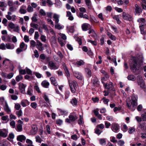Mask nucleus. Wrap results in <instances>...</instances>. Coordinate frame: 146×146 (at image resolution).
I'll use <instances>...</instances> for the list:
<instances>
[{"label": "nucleus", "instance_id": "dca6fc26", "mask_svg": "<svg viewBox=\"0 0 146 146\" xmlns=\"http://www.w3.org/2000/svg\"><path fill=\"white\" fill-rule=\"evenodd\" d=\"M82 27L84 31H86L88 29H90L91 26L88 24L85 23L82 25Z\"/></svg>", "mask_w": 146, "mask_h": 146}, {"label": "nucleus", "instance_id": "aec40b11", "mask_svg": "<svg viewBox=\"0 0 146 146\" xmlns=\"http://www.w3.org/2000/svg\"><path fill=\"white\" fill-rule=\"evenodd\" d=\"M9 142L6 140H3L0 141V146H8Z\"/></svg>", "mask_w": 146, "mask_h": 146}, {"label": "nucleus", "instance_id": "2f4dec72", "mask_svg": "<svg viewBox=\"0 0 146 146\" xmlns=\"http://www.w3.org/2000/svg\"><path fill=\"white\" fill-rule=\"evenodd\" d=\"M78 17L80 18H83L87 19H89V17L86 14L84 15L83 13H80Z\"/></svg>", "mask_w": 146, "mask_h": 146}, {"label": "nucleus", "instance_id": "f03ea898", "mask_svg": "<svg viewBox=\"0 0 146 146\" xmlns=\"http://www.w3.org/2000/svg\"><path fill=\"white\" fill-rule=\"evenodd\" d=\"M132 102L131 103V104L130 105V104L128 103H127V105L128 108L131 110L132 111H134L137 106V99L134 96H133L132 97Z\"/></svg>", "mask_w": 146, "mask_h": 146}, {"label": "nucleus", "instance_id": "412c9836", "mask_svg": "<svg viewBox=\"0 0 146 146\" xmlns=\"http://www.w3.org/2000/svg\"><path fill=\"white\" fill-rule=\"evenodd\" d=\"M21 104L23 107H25L29 105V103L27 100H23L21 101Z\"/></svg>", "mask_w": 146, "mask_h": 146}, {"label": "nucleus", "instance_id": "a878e982", "mask_svg": "<svg viewBox=\"0 0 146 146\" xmlns=\"http://www.w3.org/2000/svg\"><path fill=\"white\" fill-rule=\"evenodd\" d=\"M74 76L78 79H82V76L80 73L78 72H75L74 73Z\"/></svg>", "mask_w": 146, "mask_h": 146}, {"label": "nucleus", "instance_id": "8fccbe9b", "mask_svg": "<svg viewBox=\"0 0 146 146\" xmlns=\"http://www.w3.org/2000/svg\"><path fill=\"white\" fill-rule=\"evenodd\" d=\"M33 90L31 87H29L27 91V94L28 95L31 96L32 95Z\"/></svg>", "mask_w": 146, "mask_h": 146}, {"label": "nucleus", "instance_id": "2eb2a0df", "mask_svg": "<svg viewBox=\"0 0 146 146\" xmlns=\"http://www.w3.org/2000/svg\"><path fill=\"white\" fill-rule=\"evenodd\" d=\"M104 86H105V88L108 90H113V84L111 82H110L108 84L107 83L104 84Z\"/></svg>", "mask_w": 146, "mask_h": 146}, {"label": "nucleus", "instance_id": "5701e85b", "mask_svg": "<svg viewBox=\"0 0 146 146\" xmlns=\"http://www.w3.org/2000/svg\"><path fill=\"white\" fill-rule=\"evenodd\" d=\"M121 17L120 15H113L112 16V17L113 18L116 20L117 23L118 24H119L121 23V21L119 20V18Z\"/></svg>", "mask_w": 146, "mask_h": 146}, {"label": "nucleus", "instance_id": "b1692460", "mask_svg": "<svg viewBox=\"0 0 146 146\" xmlns=\"http://www.w3.org/2000/svg\"><path fill=\"white\" fill-rule=\"evenodd\" d=\"M60 17V15H59L55 13L54 14L53 17L54 19V20L55 21V23H58Z\"/></svg>", "mask_w": 146, "mask_h": 146}, {"label": "nucleus", "instance_id": "1a4fd4ad", "mask_svg": "<svg viewBox=\"0 0 146 146\" xmlns=\"http://www.w3.org/2000/svg\"><path fill=\"white\" fill-rule=\"evenodd\" d=\"M27 85L23 83L20 82L19 84V88L21 93L24 94L25 93V88Z\"/></svg>", "mask_w": 146, "mask_h": 146}, {"label": "nucleus", "instance_id": "a19ab883", "mask_svg": "<svg viewBox=\"0 0 146 146\" xmlns=\"http://www.w3.org/2000/svg\"><path fill=\"white\" fill-rule=\"evenodd\" d=\"M100 143L102 145H104L106 144V139L102 138L99 139Z\"/></svg>", "mask_w": 146, "mask_h": 146}, {"label": "nucleus", "instance_id": "a18cd8bd", "mask_svg": "<svg viewBox=\"0 0 146 146\" xmlns=\"http://www.w3.org/2000/svg\"><path fill=\"white\" fill-rule=\"evenodd\" d=\"M109 76L108 74H105L104 77L102 78V82L103 83H104L103 81H104L107 80H108V79L109 78Z\"/></svg>", "mask_w": 146, "mask_h": 146}, {"label": "nucleus", "instance_id": "ea45409f", "mask_svg": "<svg viewBox=\"0 0 146 146\" xmlns=\"http://www.w3.org/2000/svg\"><path fill=\"white\" fill-rule=\"evenodd\" d=\"M127 79L129 80L134 81L136 80V78L134 75H130L128 76Z\"/></svg>", "mask_w": 146, "mask_h": 146}, {"label": "nucleus", "instance_id": "6e6d98bb", "mask_svg": "<svg viewBox=\"0 0 146 146\" xmlns=\"http://www.w3.org/2000/svg\"><path fill=\"white\" fill-rule=\"evenodd\" d=\"M14 137V135L13 133H11L9 134L7 139L9 141H10L11 139H13Z\"/></svg>", "mask_w": 146, "mask_h": 146}, {"label": "nucleus", "instance_id": "7c9ffc66", "mask_svg": "<svg viewBox=\"0 0 146 146\" xmlns=\"http://www.w3.org/2000/svg\"><path fill=\"white\" fill-rule=\"evenodd\" d=\"M55 28L58 30L62 29L64 28V26L61 25L58 23H55Z\"/></svg>", "mask_w": 146, "mask_h": 146}, {"label": "nucleus", "instance_id": "4d7b16f0", "mask_svg": "<svg viewBox=\"0 0 146 146\" xmlns=\"http://www.w3.org/2000/svg\"><path fill=\"white\" fill-rule=\"evenodd\" d=\"M19 73L20 75L25 74L26 73V70L25 69H20L19 70Z\"/></svg>", "mask_w": 146, "mask_h": 146}, {"label": "nucleus", "instance_id": "3c124183", "mask_svg": "<svg viewBox=\"0 0 146 146\" xmlns=\"http://www.w3.org/2000/svg\"><path fill=\"white\" fill-rule=\"evenodd\" d=\"M22 112L21 110H20L16 112V114L18 117H20L22 115Z\"/></svg>", "mask_w": 146, "mask_h": 146}, {"label": "nucleus", "instance_id": "bb28decb", "mask_svg": "<svg viewBox=\"0 0 146 146\" xmlns=\"http://www.w3.org/2000/svg\"><path fill=\"white\" fill-rule=\"evenodd\" d=\"M66 16L68 17V19L70 21H72L74 19V17L72 16L71 12L70 11H67Z\"/></svg>", "mask_w": 146, "mask_h": 146}, {"label": "nucleus", "instance_id": "423d86ee", "mask_svg": "<svg viewBox=\"0 0 146 146\" xmlns=\"http://www.w3.org/2000/svg\"><path fill=\"white\" fill-rule=\"evenodd\" d=\"M58 34L59 36L58 38V41L61 46H63L64 45L65 43L61 39V38L64 40H65L67 38L66 36L64 34H62L61 33H59Z\"/></svg>", "mask_w": 146, "mask_h": 146}, {"label": "nucleus", "instance_id": "9b49d317", "mask_svg": "<svg viewBox=\"0 0 146 146\" xmlns=\"http://www.w3.org/2000/svg\"><path fill=\"white\" fill-rule=\"evenodd\" d=\"M31 129L30 131V134L32 135L36 134L37 132V127L35 125H32L31 126Z\"/></svg>", "mask_w": 146, "mask_h": 146}, {"label": "nucleus", "instance_id": "ddd939ff", "mask_svg": "<svg viewBox=\"0 0 146 146\" xmlns=\"http://www.w3.org/2000/svg\"><path fill=\"white\" fill-rule=\"evenodd\" d=\"M5 105L3 106L4 110L8 114H10L11 112V109L9 108L6 101H5Z\"/></svg>", "mask_w": 146, "mask_h": 146}, {"label": "nucleus", "instance_id": "69168bd1", "mask_svg": "<svg viewBox=\"0 0 146 146\" xmlns=\"http://www.w3.org/2000/svg\"><path fill=\"white\" fill-rule=\"evenodd\" d=\"M65 73L66 74V76L67 77H69L70 76V74L69 72V71L67 68H65L64 69Z\"/></svg>", "mask_w": 146, "mask_h": 146}, {"label": "nucleus", "instance_id": "13d9d810", "mask_svg": "<svg viewBox=\"0 0 146 146\" xmlns=\"http://www.w3.org/2000/svg\"><path fill=\"white\" fill-rule=\"evenodd\" d=\"M46 130L49 134L51 133V128L50 126L49 125H47L46 127Z\"/></svg>", "mask_w": 146, "mask_h": 146}, {"label": "nucleus", "instance_id": "4468645a", "mask_svg": "<svg viewBox=\"0 0 146 146\" xmlns=\"http://www.w3.org/2000/svg\"><path fill=\"white\" fill-rule=\"evenodd\" d=\"M111 128L113 131L115 132H117L119 127V126L117 124L113 123L111 125Z\"/></svg>", "mask_w": 146, "mask_h": 146}, {"label": "nucleus", "instance_id": "473e14b6", "mask_svg": "<svg viewBox=\"0 0 146 146\" xmlns=\"http://www.w3.org/2000/svg\"><path fill=\"white\" fill-rule=\"evenodd\" d=\"M6 48L7 49L12 50L14 48L15 46L13 44H6Z\"/></svg>", "mask_w": 146, "mask_h": 146}, {"label": "nucleus", "instance_id": "e433bc0d", "mask_svg": "<svg viewBox=\"0 0 146 146\" xmlns=\"http://www.w3.org/2000/svg\"><path fill=\"white\" fill-rule=\"evenodd\" d=\"M22 125L21 124H19L17 125L16 130L20 132L22 130Z\"/></svg>", "mask_w": 146, "mask_h": 146}, {"label": "nucleus", "instance_id": "338daca9", "mask_svg": "<svg viewBox=\"0 0 146 146\" xmlns=\"http://www.w3.org/2000/svg\"><path fill=\"white\" fill-rule=\"evenodd\" d=\"M6 46L5 44L2 43L0 45V49L3 50H5L6 49Z\"/></svg>", "mask_w": 146, "mask_h": 146}, {"label": "nucleus", "instance_id": "58836bf2", "mask_svg": "<svg viewBox=\"0 0 146 146\" xmlns=\"http://www.w3.org/2000/svg\"><path fill=\"white\" fill-rule=\"evenodd\" d=\"M43 94V98L46 102L47 103L50 104V100L48 96L46 95L45 94Z\"/></svg>", "mask_w": 146, "mask_h": 146}, {"label": "nucleus", "instance_id": "7ed1b4c3", "mask_svg": "<svg viewBox=\"0 0 146 146\" xmlns=\"http://www.w3.org/2000/svg\"><path fill=\"white\" fill-rule=\"evenodd\" d=\"M137 81L138 85L143 89H145L146 87L145 82L143 80L142 77L141 75H138L137 77Z\"/></svg>", "mask_w": 146, "mask_h": 146}, {"label": "nucleus", "instance_id": "c03bdc74", "mask_svg": "<svg viewBox=\"0 0 146 146\" xmlns=\"http://www.w3.org/2000/svg\"><path fill=\"white\" fill-rule=\"evenodd\" d=\"M1 119L7 122L9 121V117L8 115L3 116L1 117Z\"/></svg>", "mask_w": 146, "mask_h": 146}, {"label": "nucleus", "instance_id": "49530a36", "mask_svg": "<svg viewBox=\"0 0 146 146\" xmlns=\"http://www.w3.org/2000/svg\"><path fill=\"white\" fill-rule=\"evenodd\" d=\"M23 79V76L20 74L17 76L16 77V80L18 82L21 80Z\"/></svg>", "mask_w": 146, "mask_h": 146}, {"label": "nucleus", "instance_id": "e2e57ef3", "mask_svg": "<svg viewBox=\"0 0 146 146\" xmlns=\"http://www.w3.org/2000/svg\"><path fill=\"white\" fill-rule=\"evenodd\" d=\"M10 96L11 99L13 100H16L18 99V96L15 95H10Z\"/></svg>", "mask_w": 146, "mask_h": 146}, {"label": "nucleus", "instance_id": "a211bd4d", "mask_svg": "<svg viewBox=\"0 0 146 146\" xmlns=\"http://www.w3.org/2000/svg\"><path fill=\"white\" fill-rule=\"evenodd\" d=\"M42 44L39 41H37L36 46L37 48L40 51H42L44 47L42 46Z\"/></svg>", "mask_w": 146, "mask_h": 146}, {"label": "nucleus", "instance_id": "f704fd0d", "mask_svg": "<svg viewBox=\"0 0 146 146\" xmlns=\"http://www.w3.org/2000/svg\"><path fill=\"white\" fill-rule=\"evenodd\" d=\"M41 84L44 87L47 88L49 85V83L46 81L44 80L42 82Z\"/></svg>", "mask_w": 146, "mask_h": 146}, {"label": "nucleus", "instance_id": "f8f14e48", "mask_svg": "<svg viewBox=\"0 0 146 146\" xmlns=\"http://www.w3.org/2000/svg\"><path fill=\"white\" fill-rule=\"evenodd\" d=\"M49 67L51 70H56L58 68L59 66L52 61H50L48 64Z\"/></svg>", "mask_w": 146, "mask_h": 146}, {"label": "nucleus", "instance_id": "20e7f679", "mask_svg": "<svg viewBox=\"0 0 146 146\" xmlns=\"http://www.w3.org/2000/svg\"><path fill=\"white\" fill-rule=\"evenodd\" d=\"M69 82L71 92L73 93H75L77 88V84L76 82L75 81L69 80Z\"/></svg>", "mask_w": 146, "mask_h": 146}, {"label": "nucleus", "instance_id": "6ab92c4d", "mask_svg": "<svg viewBox=\"0 0 146 146\" xmlns=\"http://www.w3.org/2000/svg\"><path fill=\"white\" fill-rule=\"evenodd\" d=\"M123 17L124 19L126 20L131 21L132 20L131 16L124 12L123 13Z\"/></svg>", "mask_w": 146, "mask_h": 146}, {"label": "nucleus", "instance_id": "f257e3e1", "mask_svg": "<svg viewBox=\"0 0 146 146\" xmlns=\"http://www.w3.org/2000/svg\"><path fill=\"white\" fill-rule=\"evenodd\" d=\"M143 56L141 54H138L136 57H133L132 62L130 64L131 69L133 70H138L141 66V63L143 61Z\"/></svg>", "mask_w": 146, "mask_h": 146}, {"label": "nucleus", "instance_id": "603ef678", "mask_svg": "<svg viewBox=\"0 0 146 146\" xmlns=\"http://www.w3.org/2000/svg\"><path fill=\"white\" fill-rule=\"evenodd\" d=\"M84 62L82 60H80L79 61H77L76 62L77 65L78 66H82L84 64Z\"/></svg>", "mask_w": 146, "mask_h": 146}, {"label": "nucleus", "instance_id": "393cba45", "mask_svg": "<svg viewBox=\"0 0 146 146\" xmlns=\"http://www.w3.org/2000/svg\"><path fill=\"white\" fill-rule=\"evenodd\" d=\"M26 139V137L23 135H18L17 137V140L18 141L22 142L25 140Z\"/></svg>", "mask_w": 146, "mask_h": 146}, {"label": "nucleus", "instance_id": "72a5a7b5", "mask_svg": "<svg viewBox=\"0 0 146 146\" xmlns=\"http://www.w3.org/2000/svg\"><path fill=\"white\" fill-rule=\"evenodd\" d=\"M107 35L111 40H116V38L111 33L108 32L107 33Z\"/></svg>", "mask_w": 146, "mask_h": 146}, {"label": "nucleus", "instance_id": "bf43d9fd", "mask_svg": "<svg viewBox=\"0 0 146 146\" xmlns=\"http://www.w3.org/2000/svg\"><path fill=\"white\" fill-rule=\"evenodd\" d=\"M37 104L35 102H33L31 103V106L32 108L34 109H36L37 106Z\"/></svg>", "mask_w": 146, "mask_h": 146}, {"label": "nucleus", "instance_id": "c85d7f7f", "mask_svg": "<svg viewBox=\"0 0 146 146\" xmlns=\"http://www.w3.org/2000/svg\"><path fill=\"white\" fill-rule=\"evenodd\" d=\"M51 82L52 84L56 86L58 85V84L56 79L54 77H52L50 78Z\"/></svg>", "mask_w": 146, "mask_h": 146}, {"label": "nucleus", "instance_id": "4c0bfd02", "mask_svg": "<svg viewBox=\"0 0 146 146\" xmlns=\"http://www.w3.org/2000/svg\"><path fill=\"white\" fill-rule=\"evenodd\" d=\"M10 63V60L8 59H6L3 62V64L5 66H7L9 65Z\"/></svg>", "mask_w": 146, "mask_h": 146}, {"label": "nucleus", "instance_id": "6e6552de", "mask_svg": "<svg viewBox=\"0 0 146 146\" xmlns=\"http://www.w3.org/2000/svg\"><path fill=\"white\" fill-rule=\"evenodd\" d=\"M69 119H66L65 121L68 123H70V121H74L77 119L78 117L74 113L71 114L69 116Z\"/></svg>", "mask_w": 146, "mask_h": 146}, {"label": "nucleus", "instance_id": "0eeeda50", "mask_svg": "<svg viewBox=\"0 0 146 146\" xmlns=\"http://www.w3.org/2000/svg\"><path fill=\"white\" fill-rule=\"evenodd\" d=\"M8 28H10L12 29H14V31L17 33H19L20 31V28L18 25H15L12 22H10L9 23Z\"/></svg>", "mask_w": 146, "mask_h": 146}, {"label": "nucleus", "instance_id": "774afa93", "mask_svg": "<svg viewBox=\"0 0 146 146\" xmlns=\"http://www.w3.org/2000/svg\"><path fill=\"white\" fill-rule=\"evenodd\" d=\"M141 118L143 121H146V112L142 114Z\"/></svg>", "mask_w": 146, "mask_h": 146}, {"label": "nucleus", "instance_id": "39448f33", "mask_svg": "<svg viewBox=\"0 0 146 146\" xmlns=\"http://www.w3.org/2000/svg\"><path fill=\"white\" fill-rule=\"evenodd\" d=\"M137 21L139 23V28L140 29L141 33L144 34L145 32L143 30L144 26L145 25V20L144 19L141 18L138 19Z\"/></svg>", "mask_w": 146, "mask_h": 146}, {"label": "nucleus", "instance_id": "c756f323", "mask_svg": "<svg viewBox=\"0 0 146 146\" xmlns=\"http://www.w3.org/2000/svg\"><path fill=\"white\" fill-rule=\"evenodd\" d=\"M80 118L78 121V123L82 126L84 125V122L83 120V116L82 115H80Z\"/></svg>", "mask_w": 146, "mask_h": 146}, {"label": "nucleus", "instance_id": "09e8293b", "mask_svg": "<svg viewBox=\"0 0 146 146\" xmlns=\"http://www.w3.org/2000/svg\"><path fill=\"white\" fill-rule=\"evenodd\" d=\"M36 141L37 142L40 143L42 142V139L39 135H36L35 137Z\"/></svg>", "mask_w": 146, "mask_h": 146}, {"label": "nucleus", "instance_id": "0e129e2a", "mask_svg": "<svg viewBox=\"0 0 146 146\" xmlns=\"http://www.w3.org/2000/svg\"><path fill=\"white\" fill-rule=\"evenodd\" d=\"M40 39L41 41L43 42H45L46 40V36L43 35H41Z\"/></svg>", "mask_w": 146, "mask_h": 146}, {"label": "nucleus", "instance_id": "de8ad7c7", "mask_svg": "<svg viewBox=\"0 0 146 146\" xmlns=\"http://www.w3.org/2000/svg\"><path fill=\"white\" fill-rule=\"evenodd\" d=\"M71 102L73 106H75L77 105V100L76 99L74 98L72 100Z\"/></svg>", "mask_w": 146, "mask_h": 146}, {"label": "nucleus", "instance_id": "c9c22d12", "mask_svg": "<svg viewBox=\"0 0 146 146\" xmlns=\"http://www.w3.org/2000/svg\"><path fill=\"white\" fill-rule=\"evenodd\" d=\"M30 47L33 49H34V48L36 46V42L34 40H32L30 42Z\"/></svg>", "mask_w": 146, "mask_h": 146}, {"label": "nucleus", "instance_id": "680f3d73", "mask_svg": "<svg viewBox=\"0 0 146 146\" xmlns=\"http://www.w3.org/2000/svg\"><path fill=\"white\" fill-rule=\"evenodd\" d=\"M21 107L20 104L18 103H16L15 104V109L19 110Z\"/></svg>", "mask_w": 146, "mask_h": 146}, {"label": "nucleus", "instance_id": "5fc2aeb1", "mask_svg": "<svg viewBox=\"0 0 146 146\" xmlns=\"http://www.w3.org/2000/svg\"><path fill=\"white\" fill-rule=\"evenodd\" d=\"M39 13L41 16H45L46 15L45 11L43 9H40L39 11Z\"/></svg>", "mask_w": 146, "mask_h": 146}, {"label": "nucleus", "instance_id": "864d4df0", "mask_svg": "<svg viewBox=\"0 0 146 146\" xmlns=\"http://www.w3.org/2000/svg\"><path fill=\"white\" fill-rule=\"evenodd\" d=\"M26 72L27 73L30 75H33L32 72V71L29 69L27 67L26 68Z\"/></svg>", "mask_w": 146, "mask_h": 146}, {"label": "nucleus", "instance_id": "cd10ccee", "mask_svg": "<svg viewBox=\"0 0 146 146\" xmlns=\"http://www.w3.org/2000/svg\"><path fill=\"white\" fill-rule=\"evenodd\" d=\"M58 112L59 115H66L67 114V112L66 111L60 109H58Z\"/></svg>", "mask_w": 146, "mask_h": 146}, {"label": "nucleus", "instance_id": "f3484780", "mask_svg": "<svg viewBox=\"0 0 146 146\" xmlns=\"http://www.w3.org/2000/svg\"><path fill=\"white\" fill-rule=\"evenodd\" d=\"M27 7L25 5H22L21 7L19 10L20 13L22 14H24L26 13Z\"/></svg>", "mask_w": 146, "mask_h": 146}, {"label": "nucleus", "instance_id": "052dcab7", "mask_svg": "<svg viewBox=\"0 0 146 146\" xmlns=\"http://www.w3.org/2000/svg\"><path fill=\"white\" fill-rule=\"evenodd\" d=\"M27 10L29 12H31L33 11V8L30 5L28 6Z\"/></svg>", "mask_w": 146, "mask_h": 146}, {"label": "nucleus", "instance_id": "79ce46f5", "mask_svg": "<svg viewBox=\"0 0 146 146\" xmlns=\"http://www.w3.org/2000/svg\"><path fill=\"white\" fill-rule=\"evenodd\" d=\"M24 77L25 79L29 80V81L33 80L34 79V77L33 75L29 76L28 75H26Z\"/></svg>", "mask_w": 146, "mask_h": 146}, {"label": "nucleus", "instance_id": "37998d69", "mask_svg": "<svg viewBox=\"0 0 146 146\" xmlns=\"http://www.w3.org/2000/svg\"><path fill=\"white\" fill-rule=\"evenodd\" d=\"M30 26L31 27L36 29H37L38 27V24L33 23L30 24Z\"/></svg>", "mask_w": 146, "mask_h": 146}, {"label": "nucleus", "instance_id": "4be33fe9", "mask_svg": "<svg viewBox=\"0 0 146 146\" xmlns=\"http://www.w3.org/2000/svg\"><path fill=\"white\" fill-rule=\"evenodd\" d=\"M89 34H91L90 36L95 38L96 37L97 35L96 32L94 30L92 29H90L88 31Z\"/></svg>", "mask_w": 146, "mask_h": 146}, {"label": "nucleus", "instance_id": "9d476101", "mask_svg": "<svg viewBox=\"0 0 146 146\" xmlns=\"http://www.w3.org/2000/svg\"><path fill=\"white\" fill-rule=\"evenodd\" d=\"M8 134V130L5 129H0V137L5 138L7 136Z\"/></svg>", "mask_w": 146, "mask_h": 146}]
</instances>
